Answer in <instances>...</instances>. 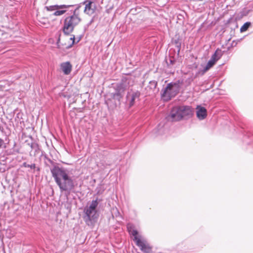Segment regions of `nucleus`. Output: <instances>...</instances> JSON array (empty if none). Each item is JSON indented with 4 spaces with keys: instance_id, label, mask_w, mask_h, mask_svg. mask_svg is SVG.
<instances>
[{
    "instance_id": "nucleus-1",
    "label": "nucleus",
    "mask_w": 253,
    "mask_h": 253,
    "mask_svg": "<svg viewBox=\"0 0 253 253\" xmlns=\"http://www.w3.org/2000/svg\"><path fill=\"white\" fill-rule=\"evenodd\" d=\"M51 172L61 192H65L67 196L74 192L75 182L72 177L69 176L67 169L54 166L51 169Z\"/></svg>"
},
{
    "instance_id": "nucleus-2",
    "label": "nucleus",
    "mask_w": 253,
    "mask_h": 253,
    "mask_svg": "<svg viewBox=\"0 0 253 253\" xmlns=\"http://www.w3.org/2000/svg\"><path fill=\"white\" fill-rule=\"evenodd\" d=\"M98 205V199L92 201L88 207L84 209L85 215L84 216V220L88 226L93 225L96 222L99 216L96 208Z\"/></svg>"
},
{
    "instance_id": "nucleus-3",
    "label": "nucleus",
    "mask_w": 253,
    "mask_h": 253,
    "mask_svg": "<svg viewBox=\"0 0 253 253\" xmlns=\"http://www.w3.org/2000/svg\"><path fill=\"white\" fill-rule=\"evenodd\" d=\"M76 12V9L74 10L72 15L67 16L64 20L63 32L65 35H69L71 33L74 28L81 21V18Z\"/></svg>"
},
{
    "instance_id": "nucleus-4",
    "label": "nucleus",
    "mask_w": 253,
    "mask_h": 253,
    "mask_svg": "<svg viewBox=\"0 0 253 253\" xmlns=\"http://www.w3.org/2000/svg\"><path fill=\"white\" fill-rule=\"evenodd\" d=\"M179 90V85L178 84L170 83L168 84L163 91L162 90V97L165 100H169L177 94Z\"/></svg>"
},
{
    "instance_id": "nucleus-5",
    "label": "nucleus",
    "mask_w": 253,
    "mask_h": 253,
    "mask_svg": "<svg viewBox=\"0 0 253 253\" xmlns=\"http://www.w3.org/2000/svg\"><path fill=\"white\" fill-rule=\"evenodd\" d=\"M140 95V93L138 91H133L131 90L127 92L126 96V103L129 105V107L134 105L136 100H138Z\"/></svg>"
},
{
    "instance_id": "nucleus-6",
    "label": "nucleus",
    "mask_w": 253,
    "mask_h": 253,
    "mask_svg": "<svg viewBox=\"0 0 253 253\" xmlns=\"http://www.w3.org/2000/svg\"><path fill=\"white\" fill-rule=\"evenodd\" d=\"M135 242H136V245L140 248L142 251L145 253H151L152 248L146 241L144 240H141L138 237H135Z\"/></svg>"
},
{
    "instance_id": "nucleus-7",
    "label": "nucleus",
    "mask_w": 253,
    "mask_h": 253,
    "mask_svg": "<svg viewBox=\"0 0 253 253\" xmlns=\"http://www.w3.org/2000/svg\"><path fill=\"white\" fill-rule=\"evenodd\" d=\"M115 92L111 93L113 99L120 102L125 95V90L117 84L114 86Z\"/></svg>"
},
{
    "instance_id": "nucleus-8",
    "label": "nucleus",
    "mask_w": 253,
    "mask_h": 253,
    "mask_svg": "<svg viewBox=\"0 0 253 253\" xmlns=\"http://www.w3.org/2000/svg\"><path fill=\"white\" fill-rule=\"evenodd\" d=\"M180 107H175L172 108L168 116V120L171 121H177L182 119Z\"/></svg>"
},
{
    "instance_id": "nucleus-9",
    "label": "nucleus",
    "mask_w": 253,
    "mask_h": 253,
    "mask_svg": "<svg viewBox=\"0 0 253 253\" xmlns=\"http://www.w3.org/2000/svg\"><path fill=\"white\" fill-rule=\"evenodd\" d=\"M84 4H85V8L84 12L85 13L91 15L94 13L96 9V5L94 2L85 0L83 2Z\"/></svg>"
},
{
    "instance_id": "nucleus-10",
    "label": "nucleus",
    "mask_w": 253,
    "mask_h": 253,
    "mask_svg": "<svg viewBox=\"0 0 253 253\" xmlns=\"http://www.w3.org/2000/svg\"><path fill=\"white\" fill-rule=\"evenodd\" d=\"M157 82L155 81H151L149 83V84L146 87V93L148 95H154L158 93L159 89L157 88Z\"/></svg>"
},
{
    "instance_id": "nucleus-11",
    "label": "nucleus",
    "mask_w": 253,
    "mask_h": 253,
    "mask_svg": "<svg viewBox=\"0 0 253 253\" xmlns=\"http://www.w3.org/2000/svg\"><path fill=\"white\" fill-rule=\"evenodd\" d=\"M133 84V81L130 77H124L122 79L121 82L117 84L126 91L130 86H132Z\"/></svg>"
},
{
    "instance_id": "nucleus-12",
    "label": "nucleus",
    "mask_w": 253,
    "mask_h": 253,
    "mask_svg": "<svg viewBox=\"0 0 253 253\" xmlns=\"http://www.w3.org/2000/svg\"><path fill=\"white\" fill-rule=\"evenodd\" d=\"M180 107L182 119L186 117H189L192 116L193 111L190 107L187 106H182Z\"/></svg>"
},
{
    "instance_id": "nucleus-13",
    "label": "nucleus",
    "mask_w": 253,
    "mask_h": 253,
    "mask_svg": "<svg viewBox=\"0 0 253 253\" xmlns=\"http://www.w3.org/2000/svg\"><path fill=\"white\" fill-rule=\"evenodd\" d=\"M61 69L65 75H69L72 70V65L69 62H63L61 64Z\"/></svg>"
},
{
    "instance_id": "nucleus-14",
    "label": "nucleus",
    "mask_w": 253,
    "mask_h": 253,
    "mask_svg": "<svg viewBox=\"0 0 253 253\" xmlns=\"http://www.w3.org/2000/svg\"><path fill=\"white\" fill-rule=\"evenodd\" d=\"M197 117L200 120H204L207 117V110L203 107L198 106L197 108Z\"/></svg>"
},
{
    "instance_id": "nucleus-15",
    "label": "nucleus",
    "mask_w": 253,
    "mask_h": 253,
    "mask_svg": "<svg viewBox=\"0 0 253 253\" xmlns=\"http://www.w3.org/2000/svg\"><path fill=\"white\" fill-rule=\"evenodd\" d=\"M71 6V5H50L48 6H45V8L47 11H54L59 9H63V8H68Z\"/></svg>"
},
{
    "instance_id": "nucleus-16",
    "label": "nucleus",
    "mask_w": 253,
    "mask_h": 253,
    "mask_svg": "<svg viewBox=\"0 0 253 253\" xmlns=\"http://www.w3.org/2000/svg\"><path fill=\"white\" fill-rule=\"evenodd\" d=\"M28 145L30 146L32 150L31 151V155H32V152L34 151L33 156H35L39 152L40 148L39 145L36 142H32L31 143H29Z\"/></svg>"
},
{
    "instance_id": "nucleus-17",
    "label": "nucleus",
    "mask_w": 253,
    "mask_h": 253,
    "mask_svg": "<svg viewBox=\"0 0 253 253\" xmlns=\"http://www.w3.org/2000/svg\"><path fill=\"white\" fill-rule=\"evenodd\" d=\"M222 51L221 50L217 49L214 53L212 55L211 59H212L215 61V62L218 60L222 56Z\"/></svg>"
},
{
    "instance_id": "nucleus-18",
    "label": "nucleus",
    "mask_w": 253,
    "mask_h": 253,
    "mask_svg": "<svg viewBox=\"0 0 253 253\" xmlns=\"http://www.w3.org/2000/svg\"><path fill=\"white\" fill-rule=\"evenodd\" d=\"M216 62L213 60L211 59L207 63L206 66L204 67L203 71L206 72L212 67Z\"/></svg>"
},
{
    "instance_id": "nucleus-19",
    "label": "nucleus",
    "mask_w": 253,
    "mask_h": 253,
    "mask_svg": "<svg viewBox=\"0 0 253 253\" xmlns=\"http://www.w3.org/2000/svg\"><path fill=\"white\" fill-rule=\"evenodd\" d=\"M127 229L129 234L134 236V241H135V238L138 237L137 236V235L138 234L137 231L136 230H135L131 225H128Z\"/></svg>"
},
{
    "instance_id": "nucleus-20",
    "label": "nucleus",
    "mask_w": 253,
    "mask_h": 253,
    "mask_svg": "<svg viewBox=\"0 0 253 253\" xmlns=\"http://www.w3.org/2000/svg\"><path fill=\"white\" fill-rule=\"evenodd\" d=\"M251 25L250 22H246L240 28V32H244L248 30Z\"/></svg>"
},
{
    "instance_id": "nucleus-21",
    "label": "nucleus",
    "mask_w": 253,
    "mask_h": 253,
    "mask_svg": "<svg viewBox=\"0 0 253 253\" xmlns=\"http://www.w3.org/2000/svg\"><path fill=\"white\" fill-rule=\"evenodd\" d=\"M66 12L65 10H56L53 13V15L55 16H59L63 14Z\"/></svg>"
},
{
    "instance_id": "nucleus-22",
    "label": "nucleus",
    "mask_w": 253,
    "mask_h": 253,
    "mask_svg": "<svg viewBox=\"0 0 253 253\" xmlns=\"http://www.w3.org/2000/svg\"><path fill=\"white\" fill-rule=\"evenodd\" d=\"M23 166L26 168H30L32 169H34L36 168V165L35 164L29 165V164H27L26 163H24L23 164Z\"/></svg>"
},
{
    "instance_id": "nucleus-23",
    "label": "nucleus",
    "mask_w": 253,
    "mask_h": 253,
    "mask_svg": "<svg viewBox=\"0 0 253 253\" xmlns=\"http://www.w3.org/2000/svg\"><path fill=\"white\" fill-rule=\"evenodd\" d=\"M3 146H4V147H5L4 141L3 139L0 138V149L2 148Z\"/></svg>"
},
{
    "instance_id": "nucleus-24",
    "label": "nucleus",
    "mask_w": 253,
    "mask_h": 253,
    "mask_svg": "<svg viewBox=\"0 0 253 253\" xmlns=\"http://www.w3.org/2000/svg\"><path fill=\"white\" fill-rule=\"evenodd\" d=\"M70 40H72V44H71V45H70V46H69V47H71V46H72V45H73V44L74 43V42H75V36H73V37H71V38H70Z\"/></svg>"
},
{
    "instance_id": "nucleus-25",
    "label": "nucleus",
    "mask_w": 253,
    "mask_h": 253,
    "mask_svg": "<svg viewBox=\"0 0 253 253\" xmlns=\"http://www.w3.org/2000/svg\"><path fill=\"white\" fill-rule=\"evenodd\" d=\"M3 127H2L1 126H0V131H2H2H3Z\"/></svg>"
},
{
    "instance_id": "nucleus-26",
    "label": "nucleus",
    "mask_w": 253,
    "mask_h": 253,
    "mask_svg": "<svg viewBox=\"0 0 253 253\" xmlns=\"http://www.w3.org/2000/svg\"><path fill=\"white\" fill-rule=\"evenodd\" d=\"M188 83L190 84V83L191 81V79L190 78H189V79H188Z\"/></svg>"
},
{
    "instance_id": "nucleus-27",
    "label": "nucleus",
    "mask_w": 253,
    "mask_h": 253,
    "mask_svg": "<svg viewBox=\"0 0 253 253\" xmlns=\"http://www.w3.org/2000/svg\"><path fill=\"white\" fill-rule=\"evenodd\" d=\"M173 61L170 60V63H171V64H172V63H173Z\"/></svg>"
}]
</instances>
